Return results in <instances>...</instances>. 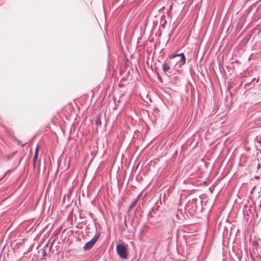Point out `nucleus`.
<instances>
[{"mask_svg":"<svg viewBox=\"0 0 261 261\" xmlns=\"http://www.w3.org/2000/svg\"><path fill=\"white\" fill-rule=\"evenodd\" d=\"M162 67L163 71L170 78V83L178 87L179 84V65H168L166 62H164Z\"/></svg>","mask_w":261,"mask_h":261,"instance_id":"nucleus-1","label":"nucleus"},{"mask_svg":"<svg viewBox=\"0 0 261 261\" xmlns=\"http://www.w3.org/2000/svg\"><path fill=\"white\" fill-rule=\"evenodd\" d=\"M164 62H166L168 65H179V54L170 55Z\"/></svg>","mask_w":261,"mask_h":261,"instance_id":"nucleus-2","label":"nucleus"},{"mask_svg":"<svg viewBox=\"0 0 261 261\" xmlns=\"http://www.w3.org/2000/svg\"><path fill=\"white\" fill-rule=\"evenodd\" d=\"M116 249L117 253L120 257L124 259L127 257V249L123 244H117Z\"/></svg>","mask_w":261,"mask_h":261,"instance_id":"nucleus-3","label":"nucleus"},{"mask_svg":"<svg viewBox=\"0 0 261 261\" xmlns=\"http://www.w3.org/2000/svg\"><path fill=\"white\" fill-rule=\"evenodd\" d=\"M100 236V233H96L94 237L84 245L83 249L85 251L90 250L97 241Z\"/></svg>","mask_w":261,"mask_h":261,"instance_id":"nucleus-4","label":"nucleus"},{"mask_svg":"<svg viewBox=\"0 0 261 261\" xmlns=\"http://www.w3.org/2000/svg\"><path fill=\"white\" fill-rule=\"evenodd\" d=\"M102 114L101 113H100L99 114H98V115H97L96 116H95V124L97 126V128L98 127H100L101 126V118L102 117Z\"/></svg>","mask_w":261,"mask_h":261,"instance_id":"nucleus-5","label":"nucleus"},{"mask_svg":"<svg viewBox=\"0 0 261 261\" xmlns=\"http://www.w3.org/2000/svg\"><path fill=\"white\" fill-rule=\"evenodd\" d=\"M140 194L138 195L136 199H135L133 200V201L132 202V203L130 204V205H129V206L128 207V212H129L133 208V207L136 204V203L138 201V199L139 197H140Z\"/></svg>","mask_w":261,"mask_h":261,"instance_id":"nucleus-6","label":"nucleus"},{"mask_svg":"<svg viewBox=\"0 0 261 261\" xmlns=\"http://www.w3.org/2000/svg\"><path fill=\"white\" fill-rule=\"evenodd\" d=\"M178 212V209H177V213H175V216H174L175 217L173 216L172 218L173 222L174 223L177 222L178 220H179Z\"/></svg>","mask_w":261,"mask_h":261,"instance_id":"nucleus-7","label":"nucleus"},{"mask_svg":"<svg viewBox=\"0 0 261 261\" xmlns=\"http://www.w3.org/2000/svg\"><path fill=\"white\" fill-rule=\"evenodd\" d=\"M180 61L182 62V64L185 63L186 58L183 53H180Z\"/></svg>","mask_w":261,"mask_h":261,"instance_id":"nucleus-8","label":"nucleus"},{"mask_svg":"<svg viewBox=\"0 0 261 261\" xmlns=\"http://www.w3.org/2000/svg\"><path fill=\"white\" fill-rule=\"evenodd\" d=\"M47 256V253L45 249H42V257L41 259H43L45 256Z\"/></svg>","mask_w":261,"mask_h":261,"instance_id":"nucleus-9","label":"nucleus"},{"mask_svg":"<svg viewBox=\"0 0 261 261\" xmlns=\"http://www.w3.org/2000/svg\"><path fill=\"white\" fill-rule=\"evenodd\" d=\"M38 153H39V145H37L35 148L34 155H38Z\"/></svg>","mask_w":261,"mask_h":261,"instance_id":"nucleus-10","label":"nucleus"},{"mask_svg":"<svg viewBox=\"0 0 261 261\" xmlns=\"http://www.w3.org/2000/svg\"><path fill=\"white\" fill-rule=\"evenodd\" d=\"M38 158V155H34L33 163H36Z\"/></svg>","mask_w":261,"mask_h":261,"instance_id":"nucleus-11","label":"nucleus"},{"mask_svg":"<svg viewBox=\"0 0 261 261\" xmlns=\"http://www.w3.org/2000/svg\"><path fill=\"white\" fill-rule=\"evenodd\" d=\"M48 244H49V242H48L43 247V249H45L46 250V248H47L48 247Z\"/></svg>","mask_w":261,"mask_h":261,"instance_id":"nucleus-12","label":"nucleus"},{"mask_svg":"<svg viewBox=\"0 0 261 261\" xmlns=\"http://www.w3.org/2000/svg\"><path fill=\"white\" fill-rule=\"evenodd\" d=\"M36 165V163H33V166L34 169L35 168Z\"/></svg>","mask_w":261,"mask_h":261,"instance_id":"nucleus-13","label":"nucleus"},{"mask_svg":"<svg viewBox=\"0 0 261 261\" xmlns=\"http://www.w3.org/2000/svg\"><path fill=\"white\" fill-rule=\"evenodd\" d=\"M15 140L19 144V141L17 139L15 138Z\"/></svg>","mask_w":261,"mask_h":261,"instance_id":"nucleus-14","label":"nucleus"},{"mask_svg":"<svg viewBox=\"0 0 261 261\" xmlns=\"http://www.w3.org/2000/svg\"><path fill=\"white\" fill-rule=\"evenodd\" d=\"M124 224H125V226H126V220H124Z\"/></svg>","mask_w":261,"mask_h":261,"instance_id":"nucleus-15","label":"nucleus"},{"mask_svg":"<svg viewBox=\"0 0 261 261\" xmlns=\"http://www.w3.org/2000/svg\"><path fill=\"white\" fill-rule=\"evenodd\" d=\"M176 245H177V244ZM176 250H177V252H178V246H177Z\"/></svg>","mask_w":261,"mask_h":261,"instance_id":"nucleus-16","label":"nucleus"},{"mask_svg":"<svg viewBox=\"0 0 261 261\" xmlns=\"http://www.w3.org/2000/svg\"><path fill=\"white\" fill-rule=\"evenodd\" d=\"M185 258H186V257L185 256V257H184V259H182V260H183V261H185Z\"/></svg>","mask_w":261,"mask_h":261,"instance_id":"nucleus-17","label":"nucleus"},{"mask_svg":"<svg viewBox=\"0 0 261 261\" xmlns=\"http://www.w3.org/2000/svg\"><path fill=\"white\" fill-rule=\"evenodd\" d=\"M125 80L124 77H123L121 80L122 81V80Z\"/></svg>","mask_w":261,"mask_h":261,"instance_id":"nucleus-18","label":"nucleus"},{"mask_svg":"<svg viewBox=\"0 0 261 261\" xmlns=\"http://www.w3.org/2000/svg\"><path fill=\"white\" fill-rule=\"evenodd\" d=\"M176 238H177V239H178V233H177Z\"/></svg>","mask_w":261,"mask_h":261,"instance_id":"nucleus-19","label":"nucleus"},{"mask_svg":"<svg viewBox=\"0 0 261 261\" xmlns=\"http://www.w3.org/2000/svg\"><path fill=\"white\" fill-rule=\"evenodd\" d=\"M51 246H50V248H49V250H51Z\"/></svg>","mask_w":261,"mask_h":261,"instance_id":"nucleus-20","label":"nucleus"},{"mask_svg":"<svg viewBox=\"0 0 261 261\" xmlns=\"http://www.w3.org/2000/svg\"><path fill=\"white\" fill-rule=\"evenodd\" d=\"M137 261H138V260H137Z\"/></svg>","mask_w":261,"mask_h":261,"instance_id":"nucleus-21","label":"nucleus"}]
</instances>
